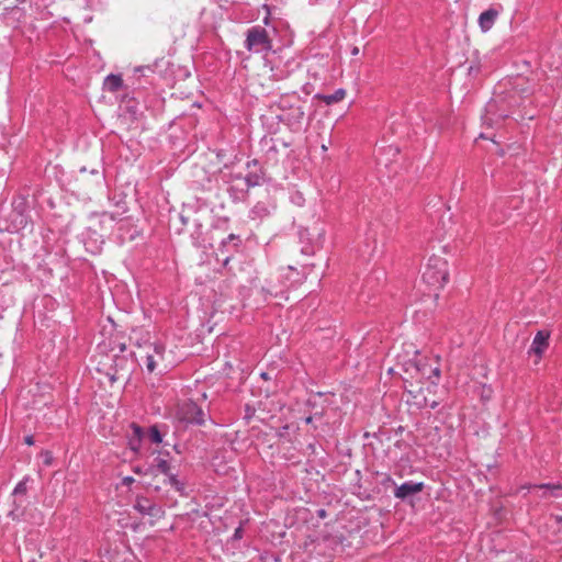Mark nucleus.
I'll return each mask as SVG.
<instances>
[{"instance_id":"nucleus-10","label":"nucleus","mask_w":562,"mask_h":562,"mask_svg":"<svg viewBox=\"0 0 562 562\" xmlns=\"http://www.w3.org/2000/svg\"><path fill=\"white\" fill-rule=\"evenodd\" d=\"M423 488V483L405 482L395 490L394 495L397 498H406L409 495L422 492Z\"/></svg>"},{"instance_id":"nucleus-6","label":"nucleus","mask_w":562,"mask_h":562,"mask_svg":"<svg viewBox=\"0 0 562 562\" xmlns=\"http://www.w3.org/2000/svg\"><path fill=\"white\" fill-rule=\"evenodd\" d=\"M175 415L179 420L196 425H203L205 422L204 412L192 401L180 403Z\"/></svg>"},{"instance_id":"nucleus-21","label":"nucleus","mask_w":562,"mask_h":562,"mask_svg":"<svg viewBox=\"0 0 562 562\" xmlns=\"http://www.w3.org/2000/svg\"><path fill=\"white\" fill-rule=\"evenodd\" d=\"M535 488H546V490H558L560 488L559 485H550V484H541V485H535Z\"/></svg>"},{"instance_id":"nucleus-7","label":"nucleus","mask_w":562,"mask_h":562,"mask_svg":"<svg viewBox=\"0 0 562 562\" xmlns=\"http://www.w3.org/2000/svg\"><path fill=\"white\" fill-rule=\"evenodd\" d=\"M304 111L302 106L297 104H289V109L284 110L282 114H280L281 121L285 122L290 127L300 126L303 117Z\"/></svg>"},{"instance_id":"nucleus-8","label":"nucleus","mask_w":562,"mask_h":562,"mask_svg":"<svg viewBox=\"0 0 562 562\" xmlns=\"http://www.w3.org/2000/svg\"><path fill=\"white\" fill-rule=\"evenodd\" d=\"M549 346V334L546 331H538L532 340L531 347L529 349V353H533L537 359L536 363L539 362V360L542 357V353Z\"/></svg>"},{"instance_id":"nucleus-26","label":"nucleus","mask_w":562,"mask_h":562,"mask_svg":"<svg viewBox=\"0 0 562 562\" xmlns=\"http://www.w3.org/2000/svg\"><path fill=\"white\" fill-rule=\"evenodd\" d=\"M312 419H313V417H311V416L306 417V418H305L306 424H311V423H312Z\"/></svg>"},{"instance_id":"nucleus-14","label":"nucleus","mask_w":562,"mask_h":562,"mask_svg":"<svg viewBox=\"0 0 562 562\" xmlns=\"http://www.w3.org/2000/svg\"><path fill=\"white\" fill-rule=\"evenodd\" d=\"M123 85V80L120 76L116 75H110L105 79V87L110 91H116L119 90Z\"/></svg>"},{"instance_id":"nucleus-2","label":"nucleus","mask_w":562,"mask_h":562,"mask_svg":"<svg viewBox=\"0 0 562 562\" xmlns=\"http://www.w3.org/2000/svg\"><path fill=\"white\" fill-rule=\"evenodd\" d=\"M148 473H150L151 481H147L146 485L154 486L155 490H160V484H171L178 491L181 490L180 483L177 479L170 473V465L165 459H157L156 463L148 469Z\"/></svg>"},{"instance_id":"nucleus-13","label":"nucleus","mask_w":562,"mask_h":562,"mask_svg":"<svg viewBox=\"0 0 562 562\" xmlns=\"http://www.w3.org/2000/svg\"><path fill=\"white\" fill-rule=\"evenodd\" d=\"M347 92L345 89H338L331 94L323 95L321 99L327 104H334L345 99Z\"/></svg>"},{"instance_id":"nucleus-20","label":"nucleus","mask_w":562,"mask_h":562,"mask_svg":"<svg viewBox=\"0 0 562 562\" xmlns=\"http://www.w3.org/2000/svg\"><path fill=\"white\" fill-rule=\"evenodd\" d=\"M134 473L143 476H150V473H148V469L146 471H143L140 467H134L133 468Z\"/></svg>"},{"instance_id":"nucleus-24","label":"nucleus","mask_w":562,"mask_h":562,"mask_svg":"<svg viewBox=\"0 0 562 562\" xmlns=\"http://www.w3.org/2000/svg\"><path fill=\"white\" fill-rule=\"evenodd\" d=\"M24 442H25L26 445H29V446H32V445L34 443V438H33V436H26V437L24 438Z\"/></svg>"},{"instance_id":"nucleus-11","label":"nucleus","mask_w":562,"mask_h":562,"mask_svg":"<svg viewBox=\"0 0 562 562\" xmlns=\"http://www.w3.org/2000/svg\"><path fill=\"white\" fill-rule=\"evenodd\" d=\"M498 16V11L495 9H488L482 12L479 16V24L483 32H487L494 25Z\"/></svg>"},{"instance_id":"nucleus-5","label":"nucleus","mask_w":562,"mask_h":562,"mask_svg":"<svg viewBox=\"0 0 562 562\" xmlns=\"http://www.w3.org/2000/svg\"><path fill=\"white\" fill-rule=\"evenodd\" d=\"M125 362L123 358H116L106 356L105 361H99L97 366V370L100 373H104L109 379V382L113 384L117 381H124L127 378V372H125L122 368L119 369V364Z\"/></svg>"},{"instance_id":"nucleus-16","label":"nucleus","mask_w":562,"mask_h":562,"mask_svg":"<svg viewBox=\"0 0 562 562\" xmlns=\"http://www.w3.org/2000/svg\"><path fill=\"white\" fill-rule=\"evenodd\" d=\"M148 437L154 443H160L162 441V436L157 426H151L149 428Z\"/></svg>"},{"instance_id":"nucleus-9","label":"nucleus","mask_w":562,"mask_h":562,"mask_svg":"<svg viewBox=\"0 0 562 562\" xmlns=\"http://www.w3.org/2000/svg\"><path fill=\"white\" fill-rule=\"evenodd\" d=\"M134 508L142 515H148L150 517H160L162 515L160 507H157L148 498L143 496H137Z\"/></svg>"},{"instance_id":"nucleus-22","label":"nucleus","mask_w":562,"mask_h":562,"mask_svg":"<svg viewBox=\"0 0 562 562\" xmlns=\"http://www.w3.org/2000/svg\"><path fill=\"white\" fill-rule=\"evenodd\" d=\"M134 482H135V480H134V477H132V476H124V477L122 479V484H123V485H126V486H128V485L133 484Z\"/></svg>"},{"instance_id":"nucleus-19","label":"nucleus","mask_w":562,"mask_h":562,"mask_svg":"<svg viewBox=\"0 0 562 562\" xmlns=\"http://www.w3.org/2000/svg\"><path fill=\"white\" fill-rule=\"evenodd\" d=\"M262 10L265 11L263 23L268 25L270 21V9L267 4H263Z\"/></svg>"},{"instance_id":"nucleus-1","label":"nucleus","mask_w":562,"mask_h":562,"mask_svg":"<svg viewBox=\"0 0 562 562\" xmlns=\"http://www.w3.org/2000/svg\"><path fill=\"white\" fill-rule=\"evenodd\" d=\"M448 276V261L440 256H431L428 259L422 279L430 289L437 291L445 286Z\"/></svg>"},{"instance_id":"nucleus-15","label":"nucleus","mask_w":562,"mask_h":562,"mask_svg":"<svg viewBox=\"0 0 562 562\" xmlns=\"http://www.w3.org/2000/svg\"><path fill=\"white\" fill-rule=\"evenodd\" d=\"M132 428H133V431L135 435V439H132L130 441V446H131L132 450L137 451L139 448V441H140L143 431H142V428L139 426H137L136 424H133Z\"/></svg>"},{"instance_id":"nucleus-3","label":"nucleus","mask_w":562,"mask_h":562,"mask_svg":"<svg viewBox=\"0 0 562 562\" xmlns=\"http://www.w3.org/2000/svg\"><path fill=\"white\" fill-rule=\"evenodd\" d=\"M140 361L148 372L167 370L172 366V361L168 360L165 355V346L159 344L148 346L145 355L140 356Z\"/></svg>"},{"instance_id":"nucleus-4","label":"nucleus","mask_w":562,"mask_h":562,"mask_svg":"<svg viewBox=\"0 0 562 562\" xmlns=\"http://www.w3.org/2000/svg\"><path fill=\"white\" fill-rule=\"evenodd\" d=\"M244 45L248 52L257 54L272 49V41L268 32L260 26H254L247 31Z\"/></svg>"},{"instance_id":"nucleus-25","label":"nucleus","mask_w":562,"mask_h":562,"mask_svg":"<svg viewBox=\"0 0 562 562\" xmlns=\"http://www.w3.org/2000/svg\"><path fill=\"white\" fill-rule=\"evenodd\" d=\"M351 53H352V55H357L359 53V48L358 47H353Z\"/></svg>"},{"instance_id":"nucleus-12","label":"nucleus","mask_w":562,"mask_h":562,"mask_svg":"<svg viewBox=\"0 0 562 562\" xmlns=\"http://www.w3.org/2000/svg\"><path fill=\"white\" fill-rule=\"evenodd\" d=\"M417 370L420 372L422 376L431 381V383H436V381L440 376V369L438 367H431L428 363H419L417 364Z\"/></svg>"},{"instance_id":"nucleus-18","label":"nucleus","mask_w":562,"mask_h":562,"mask_svg":"<svg viewBox=\"0 0 562 562\" xmlns=\"http://www.w3.org/2000/svg\"><path fill=\"white\" fill-rule=\"evenodd\" d=\"M25 492H26L25 482H20L14 488V494H24Z\"/></svg>"},{"instance_id":"nucleus-27","label":"nucleus","mask_w":562,"mask_h":562,"mask_svg":"<svg viewBox=\"0 0 562 562\" xmlns=\"http://www.w3.org/2000/svg\"><path fill=\"white\" fill-rule=\"evenodd\" d=\"M239 532H240V529H239V528H238V529H236L235 536H236V537H239Z\"/></svg>"},{"instance_id":"nucleus-23","label":"nucleus","mask_w":562,"mask_h":562,"mask_svg":"<svg viewBox=\"0 0 562 562\" xmlns=\"http://www.w3.org/2000/svg\"><path fill=\"white\" fill-rule=\"evenodd\" d=\"M42 456L44 457V462L49 465L50 462H52V454H50V452L45 451V452L42 453Z\"/></svg>"},{"instance_id":"nucleus-17","label":"nucleus","mask_w":562,"mask_h":562,"mask_svg":"<svg viewBox=\"0 0 562 562\" xmlns=\"http://www.w3.org/2000/svg\"><path fill=\"white\" fill-rule=\"evenodd\" d=\"M562 524V516H550L548 519V525L551 527H560Z\"/></svg>"}]
</instances>
